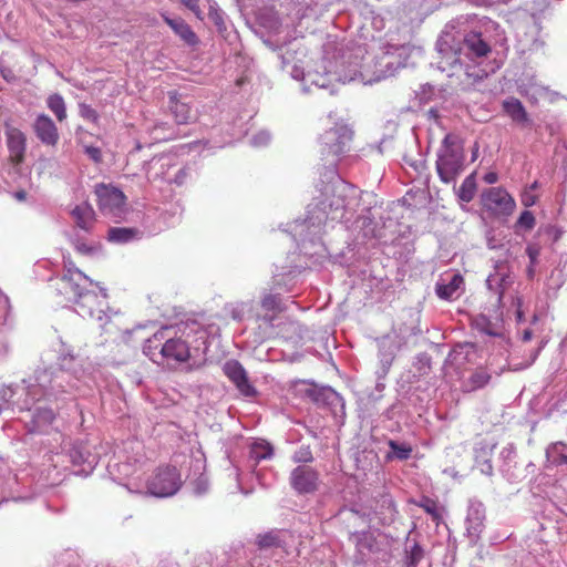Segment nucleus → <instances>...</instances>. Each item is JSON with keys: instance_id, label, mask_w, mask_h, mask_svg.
Wrapping results in <instances>:
<instances>
[{"instance_id": "obj_38", "label": "nucleus", "mask_w": 567, "mask_h": 567, "mask_svg": "<svg viewBox=\"0 0 567 567\" xmlns=\"http://www.w3.org/2000/svg\"><path fill=\"white\" fill-rule=\"evenodd\" d=\"M532 337H533V331L530 329H526L524 330L523 332V336H522V340L524 342H527V341H530L532 340Z\"/></svg>"}, {"instance_id": "obj_37", "label": "nucleus", "mask_w": 567, "mask_h": 567, "mask_svg": "<svg viewBox=\"0 0 567 567\" xmlns=\"http://www.w3.org/2000/svg\"><path fill=\"white\" fill-rule=\"evenodd\" d=\"M76 250L81 254H91L93 251V248L92 247H89L87 245L85 244H78L76 245Z\"/></svg>"}, {"instance_id": "obj_26", "label": "nucleus", "mask_w": 567, "mask_h": 567, "mask_svg": "<svg viewBox=\"0 0 567 567\" xmlns=\"http://www.w3.org/2000/svg\"><path fill=\"white\" fill-rule=\"evenodd\" d=\"M536 225L535 216L529 210H524L520 213L517 221L516 227L525 229V230H532Z\"/></svg>"}, {"instance_id": "obj_2", "label": "nucleus", "mask_w": 567, "mask_h": 567, "mask_svg": "<svg viewBox=\"0 0 567 567\" xmlns=\"http://www.w3.org/2000/svg\"><path fill=\"white\" fill-rule=\"evenodd\" d=\"M80 279H86V277L78 270L74 272L69 271V274L62 277L61 281L63 284V288L73 293L75 303L79 306L80 312L83 317L87 316L102 321L106 318V311L104 309L106 301L99 300L97 295L92 291H84L80 287Z\"/></svg>"}, {"instance_id": "obj_24", "label": "nucleus", "mask_w": 567, "mask_h": 567, "mask_svg": "<svg viewBox=\"0 0 567 567\" xmlns=\"http://www.w3.org/2000/svg\"><path fill=\"white\" fill-rule=\"evenodd\" d=\"M491 381V374L483 368L476 369L468 379L471 391L484 388Z\"/></svg>"}, {"instance_id": "obj_43", "label": "nucleus", "mask_w": 567, "mask_h": 567, "mask_svg": "<svg viewBox=\"0 0 567 567\" xmlns=\"http://www.w3.org/2000/svg\"><path fill=\"white\" fill-rule=\"evenodd\" d=\"M559 461H560V463L567 464V455H560Z\"/></svg>"}, {"instance_id": "obj_17", "label": "nucleus", "mask_w": 567, "mask_h": 567, "mask_svg": "<svg viewBox=\"0 0 567 567\" xmlns=\"http://www.w3.org/2000/svg\"><path fill=\"white\" fill-rule=\"evenodd\" d=\"M505 113L517 123L528 122V114L518 99L511 97L503 102Z\"/></svg>"}, {"instance_id": "obj_6", "label": "nucleus", "mask_w": 567, "mask_h": 567, "mask_svg": "<svg viewBox=\"0 0 567 567\" xmlns=\"http://www.w3.org/2000/svg\"><path fill=\"white\" fill-rule=\"evenodd\" d=\"M95 195L99 209L103 215L120 217L124 213L126 196L121 189L101 183L95 186Z\"/></svg>"}, {"instance_id": "obj_31", "label": "nucleus", "mask_w": 567, "mask_h": 567, "mask_svg": "<svg viewBox=\"0 0 567 567\" xmlns=\"http://www.w3.org/2000/svg\"><path fill=\"white\" fill-rule=\"evenodd\" d=\"M522 204L525 206V207H530L533 205L536 204L537 202V196L530 192V190H525L523 194H522Z\"/></svg>"}, {"instance_id": "obj_20", "label": "nucleus", "mask_w": 567, "mask_h": 567, "mask_svg": "<svg viewBox=\"0 0 567 567\" xmlns=\"http://www.w3.org/2000/svg\"><path fill=\"white\" fill-rule=\"evenodd\" d=\"M464 284V279L460 274L452 276L451 280L446 285H437L436 293L441 299L450 300L454 297L455 292Z\"/></svg>"}, {"instance_id": "obj_28", "label": "nucleus", "mask_w": 567, "mask_h": 567, "mask_svg": "<svg viewBox=\"0 0 567 567\" xmlns=\"http://www.w3.org/2000/svg\"><path fill=\"white\" fill-rule=\"evenodd\" d=\"M419 506L423 508L427 514H430L433 518H439V512L436 503L431 498L423 499Z\"/></svg>"}, {"instance_id": "obj_34", "label": "nucleus", "mask_w": 567, "mask_h": 567, "mask_svg": "<svg viewBox=\"0 0 567 567\" xmlns=\"http://www.w3.org/2000/svg\"><path fill=\"white\" fill-rule=\"evenodd\" d=\"M38 417L41 419V420H44V421H47L49 423H51V422L54 421L55 415H54L52 410L44 409V410L39 411Z\"/></svg>"}, {"instance_id": "obj_21", "label": "nucleus", "mask_w": 567, "mask_h": 567, "mask_svg": "<svg viewBox=\"0 0 567 567\" xmlns=\"http://www.w3.org/2000/svg\"><path fill=\"white\" fill-rule=\"evenodd\" d=\"M47 106L49 110L55 115L59 122H62L66 118V106L64 99L59 93H53L47 99Z\"/></svg>"}, {"instance_id": "obj_1", "label": "nucleus", "mask_w": 567, "mask_h": 567, "mask_svg": "<svg viewBox=\"0 0 567 567\" xmlns=\"http://www.w3.org/2000/svg\"><path fill=\"white\" fill-rule=\"evenodd\" d=\"M464 151L458 137L446 134L437 152L436 172L440 179L445 183H454L464 171Z\"/></svg>"}, {"instance_id": "obj_14", "label": "nucleus", "mask_w": 567, "mask_h": 567, "mask_svg": "<svg viewBox=\"0 0 567 567\" xmlns=\"http://www.w3.org/2000/svg\"><path fill=\"white\" fill-rule=\"evenodd\" d=\"M72 216L75 224L84 230H90L95 220L94 209L87 203L75 206L72 210Z\"/></svg>"}, {"instance_id": "obj_23", "label": "nucleus", "mask_w": 567, "mask_h": 567, "mask_svg": "<svg viewBox=\"0 0 567 567\" xmlns=\"http://www.w3.org/2000/svg\"><path fill=\"white\" fill-rule=\"evenodd\" d=\"M272 456V446L265 442H255L250 447V457L259 463Z\"/></svg>"}, {"instance_id": "obj_44", "label": "nucleus", "mask_w": 567, "mask_h": 567, "mask_svg": "<svg viewBox=\"0 0 567 567\" xmlns=\"http://www.w3.org/2000/svg\"><path fill=\"white\" fill-rule=\"evenodd\" d=\"M1 74H2V76H3L6 80H8V73H6V70H3V69H2V70H1Z\"/></svg>"}, {"instance_id": "obj_29", "label": "nucleus", "mask_w": 567, "mask_h": 567, "mask_svg": "<svg viewBox=\"0 0 567 567\" xmlns=\"http://www.w3.org/2000/svg\"><path fill=\"white\" fill-rule=\"evenodd\" d=\"M423 558V549L420 545L415 544L409 555V565L415 567Z\"/></svg>"}, {"instance_id": "obj_18", "label": "nucleus", "mask_w": 567, "mask_h": 567, "mask_svg": "<svg viewBox=\"0 0 567 567\" xmlns=\"http://www.w3.org/2000/svg\"><path fill=\"white\" fill-rule=\"evenodd\" d=\"M171 111L177 124H187L194 118L190 106L175 96H171Z\"/></svg>"}, {"instance_id": "obj_3", "label": "nucleus", "mask_w": 567, "mask_h": 567, "mask_svg": "<svg viewBox=\"0 0 567 567\" xmlns=\"http://www.w3.org/2000/svg\"><path fill=\"white\" fill-rule=\"evenodd\" d=\"M163 339L162 332H157L148 340V344L144 348V352L150 359L156 363L166 362L168 365L186 363L190 359V349L187 341L182 338L167 339L161 346H154L155 341Z\"/></svg>"}, {"instance_id": "obj_12", "label": "nucleus", "mask_w": 567, "mask_h": 567, "mask_svg": "<svg viewBox=\"0 0 567 567\" xmlns=\"http://www.w3.org/2000/svg\"><path fill=\"white\" fill-rule=\"evenodd\" d=\"M262 313L257 315V320L267 324H272V321L281 312V299L279 295L267 293L260 301Z\"/></svg>"}, {"instance_id": "obj_9", "label": "nucleus", "mask_w": 567, "mask_h": 567, "mask_svg": "<svg viewBox=\"0 0 567 567\" xmlns=\"http://www.w3.org/2000/svg\"><path fill=\"white\" fill-rule=\"evenodd\" d=\"M224 371L241 394L252 396L256 393L255 388L249 383L247 372L238 361L226 362Z\"/></svg>"}, {"instance_id": "obj_30", "label": "nucleus", "mask_w": 567, "mask_h": 567, "mask_svg": "<svg viewBox=\"0 0 567 567\" xmlns=\"http://www.w3.org/2000/svg\"><path fill=\"white\" fill-rule=\"evenodd\" d=\"M84 152L94 163L97 164L102 162V152L99 147L85 146Z\"/></svg>"}, {"instance_id": "obj_15", "label": "nucleus", "mask_w": 567, "mask_h": 567, "mask_svg": "<svg viewBox=\"0 0 567 567\" xmlns=\"http://www.w3.org/2000/svg\"><path fill=\"white\" fill-rule=\"evenodd\" d=\"M255 543L260 550H267L284 547L285 539L280 530H269L264 534H258Z\"/></svg>"}, {"instance_id": "obj_32", "label": "nucleus", "mask_w": 567, "mask_h": 567, "mask_svg": "<svg viewBox=\"0 0 567 567\" xmlns=\"http://www.w3.org/2000/svg\"><path fill=\"white\" fill-rule=\"evenodd\" d=\"M526 254L529 257L530 266L533 267L537 262L540 250L537 246L529 245L526 247Z\"/></svg>"}, {"instance_id": "obj_10", "label": "nucleus", "mask_w": 567, "mask_h": 567, "mask_svg": "<svg viewBox=\"0 0 567 567\" xmlns=\"http://www.w3.org/2000/svg\"><path fill=\"white\" fill-rule=\"evenodd\" d=\"M37 137L48 146H55L60 135L56 125L47 114H39L33 123Z\"/></svg>"}, {"instance_id": "obj_46", "label": "nucleus", "mask_w": 567, "mask_h": 567, "mask_svg": "<svg viewBox=\"0 0 567 567\" xmlns=\"http://www.w3.org/2000/svg\"><path fill=\"white\" fill-rule=\"evenodd\" d=\"M347 140H348V142H350V141H351V134H349V135L347 136Z\"/></svg>"}, {"instance_id": "obj_45", "label": "nucleus", "mask_w": 567, "mask_h": 567, "mask_svg": "<svg viewBox=\"0 0 567 567\" xmlns=\"http://www.w3.org/2000/svg\"><path fill=\"white\" fill-rule=\"evenodd\" d=\"M102 293H103V298L106 299L107 298V293L104 289H101Z\"/></svg>"}, {"instance_id": "obj_4", "label": "nucleus", "mask_w": 567, "mask_h": 567, "mask_svg": "<svg viewBox=\"0 0 567 567\" xmlns=\"http://www.w3.org/2000/svg\"><path fill=\"white\" fill-rule=\"evenodd\" d=\"M182 486L181 473L176 466H158L146 482L147 492L156 497L176 494Z\"/></svg>"}, {"instance_id": "obj_22", "label": "nucleus", "mask_w": 567, "mask_h": 567, "mask_svg": "<svg viewBox=\"0 0 567 567\" xmlns=\"http://www.w3.org/2000/svg\"><path fill=\"white\" fill-rule=\"evenodd\" d=\"M476 173L470 174L461 184L458 188V197L465 203L473 200L476 193Z\"/></svg>"}, {"instance_id": "obj_19", "label": "nucleus", "mask_w": 567, "mask_h": 567, "mask_svg": "<svg viewBox=\"0 0 567 567\" xmlns=\"http://www.w3.org/2000/svg\"><path fill=\"white\" fill-rule=\"evenodd\" d=\"M138 235V230L135 228L127 227H113L109 229L107 239L116 244H125L135 239Z\"/></svg>"}, {"instance_id": "obj_35", "label": "nucleus", "mask_w": 567, "mask_h": 567, "mask_svg": "<svg viewBox=\"0 0 567 567\" xmlns=\"http://www.w3.org/2000/svg\"><path fill=\"white\" fill-rule=\"evenodd\" d=\"M481 472L483 474H486V475H492L493 474V465H492L491 460H485L482 463Z\"/></svg>"}, {"instance_id": "obj_41", "label": "nucleus", "mask_w": 567, "mask_h": 567, "mask_svg": "<svg viewBox=\"0 0 567 567\" xmlns=\"http://www.w3.org/2000/svg\"><path fill=\"white\" fill-rule=\"evenodd\" d=\"M16 197H17L18 199L22 200V199H24L25 194H24V192H18V193L16 194Z\"/></svg>"}, {"instance_id": "obj_25", "label": "nucleus", "mask_w": 567, "mask_h": 567, "mask_svg": "<svg viewBox=\"0 0 567 567\" xmlns=\"http://www.w3.org/2000/svg\"><path fill=\"white\" fill-rule=\"evenodd\" d=\"M388 445L393 452V456L400 461L410 458L412 454V447L409 444H400L396 441L390 440Z\"/></svg>"}, {"instance_id": "obj_40", "label": "nucleus", "mask_w": 567, "mask_h": 567, "mask_svg": "<svg viewBox=\"0 0 567 567\" xmlns=\"http://www.w3.org/2000/svg\"><path fill=\"white\" fill-rule=\"evenodd\" d=\"M307 455H308L307 457H300V458H298V460H299V461H305V462L311 461V460H312V456H311L310 452H307Z\"/></svg>"}, {"instance_id": "obj_5", "label": "nucleus", "mask_w": 567, "mask_h": 567, "mask_svg": "<svg viewBox=\"0 0 567 567\" xmlns=\"http://www.w3.org/2000/svg\"><path fill=\"white\" fill-rule=\"evenodd\" d=\"M481 203L483 209L496 218H507L516 207L515 199L502 187H492L483 192Z\"/></svg>"}, {"instance_id": "obj_27", "label": "nucleus", "mask_w": 567, "mask_h": 567, "mask_svg": "<svg viewBox=\"0 0 567 567\" xmlns=\"http://www.w3.org/2000/svg\"><path fill=\"white\" fill-rule=\"evenodd\" d=\"M79 113L84 120L90 121L92 123H97L99 121L97 112L89 104L80 103Z\"/></svg>"}, {"instance_id": "obj_11", "label": "nucleus", "mask_w": 567, "mask_h": 567, "mask_svg": "<svg viewBox=\"0 0 567 567\" xmlns=\"http://www.w3.org/2000/svg\"><path fill=\"white\" fill-rule=\"evenodd\" d=\"M7 146L9 150V159L12 164L19 165L24 159L25 154V135L16 127H10L6 132Z\"/></svg>"}, {"instance_id": "obj_33", "label": "nucleus", "mask_w": 567, "mask_h": 567, "mask_svg": "<svg viewBox=\"0 0 567 567\" xmlns=\"http://www.w3.org/2000/svg\"><path fill=\"white\" fill-rule=\"evenodd\" d=\"M186 8L193 11L198 18L200 17L199 0H179Z\"/></svg>"}, {"instance_id": "obj_39", "label": "nucleus", "mask_w": 567, "mask_h": 567, "mask_svg": "<svg viewBox=\"0 0 567 567\" xmlns=\"http://www.w3.org/2000/svg\"><path fill=\"white\" fill-rule=\"evenodd\" d=\"M516 316H517V320L518 321H522L524 319V315H523V311L520 309H518L516 311Z\"/></svg>"}, {"instance_id": "obj_7", "label": "nucleus", "mask_w": 567, "mask_h": 567, "mask_svg": "<svg viewBox=\"0 0 567 567\" xmlns=\"http://www.w3.org/2000/svg\"><path fill=\"white\" fill-rule=\"evenodd\" d=\"M378 204L379 200L374 193H361L358 205L362 206L359 220H361V231L363 237L370 238L378 236L379 223L377 220V215H379V210L381 209Z\"/></svg>"}, {"instance_id": "obj_8", "label": "nucleus", "mask_w": 567, "mask_h": 567, "mask_svg": "<svg viewBox=\"0 0 567 567\" xmlns=\"http://www.w3.org/2000/svg\"><path fill=\"white\" fill-rule=\"evenodd\" d=\"M290 484L299 494L313 493L319 486V473L308 465H299L290 474Z\"/></svg>"}, {"instance_id": "obj_42", "label": "nucleus", "mask_w": 567, "mask_h": 567, "mask_svg": "<svg viewBox=\"0 0 567 567\" xmlns=\"http://www.w3.org/2000/svg\"><path fill=\"white\" fill-rule=\"evenodd\" d=\"M537 187H538L537 182H534V183L530 185V187H529V189H528V190L534 192L535 189H537Z\"/></svg>"}, {"instance_id": "obj_16", "label": "nucleus", "mask_w": 567, "mask_h": 567, "mask_svg": "<svg viewBox=\"0 0 567 567\" xmlns=\"http://www.w3.org/2000/svg\"><path fill=\"white\" fill-rule=\"evenodd\" d=\"M464 47L476 58L486 56L491 52V47L478 33H471L466 35L464 39Z\"/></svg>"}, {"instance_id": "obj_13", "label": "nucleus", "mask_w": 567, "mask_h": 567, "mask_svg": "<svg viewBox=\"0 0 567 567\" xmlns=\"http://www.w3.org/2000/svg\"><path fill=\"white\" fill-rule=\"evenodd\" d=\"M164 21L173 29V31L188 45H196L198 37L192 30L190 25L182 18L164 17Z\"/></svg>"}, {"instance_id": "obj_36", "label": "nucleus", "mask_w": 567, "mask_h": 567, "mask_svg": "<svg viewBox=\"0 0 567 567\" xmlns=\"http://www.w3.org/2000/svg\"><path fill=\"white\" fill-rule=\"evenodd\" d=\"M483 179L487 184H495L498 181V175L495 172H488L484 175Z\"/></svg>"}]
</instances>
